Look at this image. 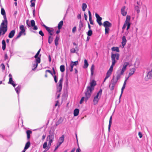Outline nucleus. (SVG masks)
<instances>
[{"mask_svg": "<svg viewBox=\"0 0 152 152\" xmlns=\"http://www.w3.org/2000/svg\"><path fill=\"white\" fill-rule=\"evenodd\" d=\"M15 33V31L14 30L11 31L8 37L9 38H12L14 36Z\"/></svg>", "mask_w": 152, "mask_h": 152, "instance_id": "ddd939ff", "label": "nucleus"}, {"mask_svg": "<svg viewBox=\"0 0 152 152\" xmlns=\"http://www.w3.org/2000/svg\"><path fill=\"white\" fill-rule=\"evenodd\" d=\"M152 77V70L148 72L146 77H145V79L147 80L148 79L151 78Z\"/></svg>", "mask_w": 152, "mask_h": 152, "instance_id": "9b49d317", "label": "nucleus"}, {"mask_svg": "<svg viewBox=\"0 0 152 152\" xmlns=\"http://www.w3.org/2000/svg\"><path fill=\"white\" fill-rule=\"evenodd\" d=\"M92 34V31L91 30H89L87 33V34L88 36H91Z\"/></svg>", "mask_w": 152, "mask_h": 152, "instance_id": "ea45409f", "label": "nucleus"}, {"mask_svg": "<svg viewBox=\"0 0 152 152\" xmlns=\"http://www.w3.org/2000/svg\"><path fill=\"white\" fill-rule=\"evenodd\" d=\"M47 142H45L44 143L43 145V148L44 149L46 148L47 147Z\"/></svg>", "mask_w": 152, "mask_h": 152, "instance_id": "603ef678", "label": "nucleus"}, {"mask_svg": "<svg viewBox=\"0 0 152 152\" xmlns=\"http://www.w3.org/2000/svg\"><path fill=\"white\" fill-rule=\"evenodd\" d=\"M40 57H39L37 58V59H36V64H34L33 65V67H34V69H32V70H34L38 66V63H39L40 62Z\"/></svg>", "mask_w": 152, "mask_h": 152, "instance_id": "1a4fd4ad", "label": "nucleus"}, {"mask_svg": "<svg viewBox=\"0 0 152 152\" xmlns=\"http://www.w3.org/2000/svg\"><path fill=\"white\" fill-rule=\"evenodd\" d=\"M20 29L21 30L20 32L23 33L24 35H25L26 34V33H25V29L24 28V26L23 25L20 26Z\"/></svg>", "mask_w": 152, "mask_h": 152, "instance_id": "dca6fc26", "label": "nucleus"}, {"mask_svg": "<svg viewBox=\"0 0 152 152\" xmlns=\"http://www.w3.org/2000/svg\"><path fill=\"white\" fill-rule=\"evenodd\" d=\"M23 34V33H22L21 32H20H20H19L18 34V35H17V37L15 39H18V38H19L21 36V35H22V34Z\"/></svg>", "mask_w": 152, "mask_h": 152, "instance_id": "a18cd8bd", "label": "nucleus"}, {"mask_svg": "<svg viewBox=\"0 0 152 152\" xmlns=\"http://www.w3.org/2000/svg\"><path fill=\"white\" fill-rule=\"evenodd\" d=\"M30 142L28 141L26 144L25 147V149H27L30 146Z\"/></svg>", "mask_w": 152, "mask_h": 152, "instance_id": "72a5a7b5", "label": "nucleus"}, {"mask_svg": "<svg viewBox=\"0 0 152 152\" xmlns=\"http://www.w3.org/2000/svg\"><path fill=\"white\" fill-rule=\"evenodd\" d=\"M27 136V138L29 139L30 137V134L32 133V131L30 130H28L26 132Z\"/></svg>", "mask_w": 152, "mask_h": 152, "instance_id": "6ab92c4d", "label": "nucleus"}, {"mask_svg": "<svg viewBox=\"0 0 152 152\" xmlns=\"http://www.w3.org/2000/svg\"><path fill=\"white\" fill-rule=\"evenodd\" d=\"M77 18L78 19H81V16L80 14H79L77 16Z\"/></svg>", "mask_w": 152, "mask_h": 152, "instance_id": "69168bd1", "label": "nucleus"}, {"mask_svg": "<svg viewBox=\"0 0 152 152\" xmlns=\"http://www.w3.org/2000/svg\"><path fill=\"white\" fill-rule=\"evenodd\" d=\"M105 34L108 33L109 31V30H110L109 28H107V27H105Z\"/></svg>", "mask_w": 152, "mask_h": 152, "instance_id": "c03bdc74", "label": "nucleus"}, {"mask_svg": "<svg viewBox=\"0 0 152 152\" xmlns=\"http://www.w3.org/2000/svg\"><path fill=\"white\" fill-rule=\"evenodd\" d=\"M54 78L55 83H57V77L56 75H55L54 76Z\"/></svg>", "mask_w": 152, "mask_h": 152, "instance_id": "bf43d9fd", "label": "nucleus"}, {"mask_svg": "<svg viewBox=\"0 0 152 152\" xmlns=\"http://www.w3.org/2000/svg\"><path fill=\"white\" fill-rule=\"evenodd\" d=\"M111 50L113 51H116L117 52H119L120 51L119 48L118 47H113L112 48Z\"/></svg>", "mask_w": 152, "mask_h": 152, "instance_id": "412c9836", "label": "nucleus"}, {"mask_svg": "<svg viewBox=\"0 0 152 152\" xmlns=\"http://www.w3.org/2000/svg\"><path fill=\"white\" fill-rule=\"evenodd\" d=\"M71 63L72 64H73L74 66H76L78 64V62L77 61L75 62L72 61Z\"/></svg>", "mask_w": 152, "mask_h": 152, "instance_id": "79ce46f5", "label": "nucleus"}, {"mask_svg": "<svg viewBox=\"0 0 152 152\" xmlns=\"http://www.w3.org/2000/svg\"><path fill=\"white\" fill-rule=\"evenodd\" d=\"M94 86H88L86 88V91L85 92V101L86 102L90 97L92 91L94 89Z\"/></svg>", "mask_w": 152, "mask_h": 152, "instance_id": "20e7f679", "label": "nucleus"}, {"mask_svg": "<svg viewBox=\"0 0 152 152\" xmlns=\"http://www.w3.org/2000/svg\"><path fill=\"white\" fill-rule=\"evenodd\" d=\"M126 24L127 23L125 22L122 28V29H123L124 30V29H125V28L126 27Z\"/></svg>", "mask_w": 152, "mask_h": 152, "instance_id": "4d7b16f0", "label": "nucleus"}, {"mask_svg": "<svg viewBox=\"0 0 152 152\" xmlns=\"http://www.w3.org/2000/svg\"><path fill=\"white\" fill-rule=\"evenodd\" d=\"M1 66L2 67V69L3 70H5V66L3 63H2L1 64Z\"/></svg>", "mask_w": 152, "mask_h": 152, "instance_id": "864d4df0", "label": "nucleus"}, {"mask_svg": "<svg viewBox=\"0 0 152 152\" xmlns=\"http://www.w3.org/2000/svg\"><path fill=\"white\" fill-rule=\"evenodd\" d=\"M90 83V86H96V81L94 80H93Z\"/></svg>", "mask_w": 152, "mask_h": 152, "instance_id": "c9c22d12", "label": "nucleus"}, {"mask_svg": "<svg viewBox=\"0 0 152 152\" xmlns=\"http://www.w3.org/2000/svg\"><path fill=\"white\" fill-rule=\"evenodd\" d=\"M2 48L3 50H4L6 48V42L4 40L2 41Z\"/></svg>", "mask_w": 152, "mask_h": 152, "instance_id": "b1692460", "label": "nucleus"}, {"mask_svg": "<svg viewBox=\"0 0 152 152\" xmlns=\"http://www.w3.org/2000/svg\"><path fill=\"white\" fill-rule=\"evenodd\" d=\"M76 50L75 48H72L70 50V52L72 53H74L75 52Z\"/></svg>", "mask_w": 152, "mask_h": 152, "instance_id": "de8ad7c7", "label": "nucleus"}, {"mask_svg": "<svg viewBox=\"0 0 152 152\" xmlns=\"http://www.w3.org/2000/svg\"><path fill=\"white\" fill-rule=\"evenodd\" d=\"M8 83L12 85V86H16L14 83V81L12 80V77L10 78L9 81Z\"/></svg>", "mask_w": 152, "mask_h": 152, "instance_id": "bb28decb", "label": "nucleus"}, {"mask_svg": "<svg viewBox=\"0 0 152 152\" xmlns=\"http://www.w3.org/2000/svg\"><path fill=\"white\" fill-rule=\"evenodd\" d=\"M59 101H56V103L55 104V107H56V106H59V105H58V104H59Z\"/></svg>", "mask_w": 152, "mask_h": 152, "instance_id": "052dcab7", "label": "nucleus"}, {"mask_svg": "<svg viewBox=\"0 0 152 152\" xmlns=\"http://www.w3.org/2000/svg\"><path fill=\"white\" fill-rule=\"evenodd\" d=\"M81 150L79 147H78L76 150V152H80Z\"/></svg>", "mask_w": 152, "mask_h": 152, "instance_id": "0e129e2a", "label": "nucleus"}, {"mask_svg": "<svg viewBox=\"0 0 152 152\" xmlns=\"http://www.w3.org/2000/svg\"><path fill=\"white\" fill-rule=\"evenodd\" d=\"M130 16L129 15H127L126 17V19L125 22L126 23H130Z\"/></svg>", "mask_w": 152, "mask_h": 152, "instance_id": "473e14b6", "label": "nucleus"}, {"mask_svg": "<svg viewBox=\"0 0 152 152\" xmlns=\"http://www.w3.org/2000/svg\"><path fill=\"white\" fill-rule=\"evenodd\" d=\"M46 30L48 32L49 34H50V36H52L53 35V34L52 33L49 27H48L46 29Z\"/></svg>", "mask_w": 152, "mask_h": 152, "instance_id": "4c0bfd02", "label": "nucleus"}, {"mask_svg": "<svg viewBox=\"0 0 152 152\" xmlns=\"http://www.w3.org/2000/svg\"><path fill=\"white\" fill-rule=\"evenodd\" d=\"M96 17V21L100 26L102 25L101 22V20L102 19V18L97 13L95 14Z\"/></svg>", "mask_w": 152, "mask_h": 152, "instance_id": "0eeeda50", "label": "nucleus"}, {"mask_svg": "<svg viewBox=\"0 0 152 152\" xmlns=\"http://www.w3.org/2000/svg\"><path fill=\"white\" fill-rule=\"evenodd\" d=\"M112 116H111L110 118L109 121V125H108V130L109 131H110V126H111L112 124Z\"/></svg>", "mask_w": 152, "mask_h": 152, "instance_id": "c756f323", "label": "nucleus"}, {"mask_svg": "<svg viewBox=\"0 0 152 152\" xmlns=\"http://www.w3.org/2000/svg\"><path fill=\"white\" fill-rule=\"evenodd\" d=\"M31 26L33 27V29L34 30H37L38 29V27L37 26L35 25V22L34 20H31Z\"/></svg>", "mask_w": 152, "mask_h": 152, "instance_id": "9d476101", "label": "nucleus"}, {"mask_svg": "<svg viewBox=\"0 0 152 152\" xmlns=\"http://www.w3.org/2000/svg\"><path fill=\"white\" fill-rule=\"evenodd\" d=\"M53 41V38L52 36H48V43L50 44H51Z\"/></svg>", "mask_w": 152, "mask_h": 152, "instance_id": "2f4dec72", "label": "nucleus"}, {"mask_svg": "<svg viewBox=\"0 0 152 152\" xmlns=\"http://www.w3.org/2000/svg\"><path fill=\"white\" fill-rule=\"evenodd\" d=\"M64 135H62V136L59 138L58 142H60V144H61L64 142Z\"/></svg>", "mask_w": 152, "mask_h": 152, "instance_id": "f3484780", "label": "nucleus"}, {"mask_svg": "<svg viewBox=\"0 0 152 152\" xmlns=\"http://www.w3.org/2000/svg\"><path fill=\"white\" fill-rule=\"evenodd\" d=\"M119 57V55L118 53L112 54L111 60L112 61V64L106 74V76L105 77L104 81L106 79L108 78V77H109L110 76L113 70V67L114 66L116 63L115 59H116L117 60H118Z\"/></svg>", "mask_w": 152, "mask_h": 152, "instance_id": "f03ea898", "label": "nucleus"}, {"mask_svg": "<svg viewBox=\"0 0 152 152\" xmlns=\"http://www.w3.org/2000/svg\"><path fill=\"white\" fill-rule=\"evenodd\" d=\"M79 110L78 109H75L74 111V116H77L79 114Z\"/></svg>", "mask_w": 152, "mask_h": 152, "instance_id": "aec40b11", "label": "nucleus"}, {"mask_svg": "<svg viewBox=\"0 0 152 152\" xmlns=\"http://www.w3.org/2000/svg\"><path fill=\"white\" fill-rule=\"evenodd\" d=\"M62 89V86H58L57 88V92L56 94H57L58 93H60V92L61 91Z\"/></svg>", "mask_w": 152, "mask_h": 152, "instance_id": "7c9ffc66", "label": "nucleus"}, {"mask_svg": "<svg viewBox=\"0 0 152 152\" xmlns=\"http://www.w3.org/2000/svg\"><path fill=\"white\" fill-rule=\"evenodd\" d=\"M125 6H123L122 7L121 10V14L123 16H124L126 15L127 14V12L125 11Z\"/></svg>", "mask_w": 152, "mask_h": 152, "instance_id": "f8f14e48", "label": "nucleus"}, {"mask_svg": "<svg viewBox=\"0 0 152 152\" xmlns=\"http://www.w3.org/2000/svg\"><path fill=\"white\" fill-rule=\"evenodd\" d=\"M63 24V22L62 20L58 24V28L59 30L61 28Z\"/></svg>", "mask_w": 152, "mask_h": 152, "instance_id": "a878e982", "label": "nucleus"}, {"mask_svg": "<svg viewBox=\"0 0 152 152\" xmlns=\"http://www.w3.org/2000/svg\"><path fill=\"white\" fill-rule=\"evenodd\" d=\"M131 23H127L126 24V26H127V27L126 28V30H128V29H129L130 28V26Z\"/></svg>", "mask_w": 152, "mask_h": 152, "instance_id": "3c124183", "label": "nucleus"}, {"mask_svg": "<svg viewBox=\"0 0 152 152\" xmlns=\"http://www.w3.org/2000/svg\"><path fill=\"white\" fill-rule=\"evenodd\" d=\"M126 64H124L123 67L121 69H120L117 71L116 79H115L114 77L113 79L111 80V84L112 85H114L116 84L118 80L120 78L121 75L123 74L124 71L126 70V67L129 64L128 62H126Z\"/></svg>", "mask_w": 152, "mask_h": 152, "instance_id": "7ed1b4c3", "label": "nucleus"}, {"mask_svg": "<svg viewBox=\"0 0 152 152\" xmlns=\"http://www.w3.org/2000/svg\"><path fill=\"white\" fill-rule=\"evenodd\" d=\"M84 64L83 66V68L86 69L87 68L88 65V64L86 59H85L84 61Z\"/></svg>", "mask_w": 152, "mask_h": 152, "instance_id": "5701e85b", "label": "nucleus"}, {"mask_svg": "<svg viewBox=\"0 0 152 152\" xmlns=\"http://www.w3.org/2000/svg\"><path fill=\"white\" fill-rule=\"evenodd\" d=\"M103 25L105 27L109 28L112 26V24L108 21H106L103 23Z\"/></svg>", "mask_w": 152, "mask_h": 152, "instance_id": "6e6552de", "label": "nucleus"}, {"mask_svg": "<svg viewBox=\"0 0 152 152\" xmlns=\"http://www.w3.org/2000/svg\"><path fill=\"white\" fill-rule=\"evenodd\" d=\"M85 97H83L81 98V99L80 102V104H81L83 103V102L84 100H85Z\"/></svg>", "mask_w": 152, "mask_h": 152, "instance_id": "09e8293b", "label": "nucleus"}, {"mask_svg": "<svg viewBox=\"0 0 152 152\" xmlns=\"http://www.w3.org/2000/svg\"><path fill=\"white\" fill-rule=\"evenodd\" d=\"M1 13L4 16V20L0 26V36L1 35H4L7 31L8 25L5 11L3 8H1Z\"/></svg>", "mask_w": 152, "mask_h": 152, "instance_id": "f257e3e1", "label": "nucleus"}, {"mask_svg": "<svg viewBox=\"0 0 152 152\" xmlns=\"http://www.w3.org/2000/svg\"><path fill=\"white\" fill-rule=\"evenodd\" d=\"M87 6L86 3H83L82 4V10L83 11H85L87 8Z\"/></svg>", "mask_w": 152, "mask_h": 152, "instance_id": "f704fd0d", "label": "nucleus"}, {"mask_svg": "<svg viewBox=\"0 0 152 152\" xmlns=\"http://www.w3.org/2000/svg\"><path fill=\"white\" fill-rule=\"evenodd\" d=\"M59 39V37L58 36H56L55 40V45L57 47L58 46V41Z\"/></svg>", "mask_w": 152, "mask_h": 152, "instance_id": "4be33fe9", "label": "nucleus"}, {"mask_svg": "<svg viewBox=\"0 0 152 152\" xmlns=\"http://www.w3.org/2000/svg\"><path fill=\"white\" fill-rule=\"evenodd\" d=\"M15 89L17 94H18L19 93V91L20 90V88L18 86L17 87L15 88Z\"/></svg>", "mask_w": 152, "mask_h": 152, "instance_id": "8fccbe9b", "label": "nucleus"}, {"mask_svg": "<svg viewBox=\"0 0 152 152\" xmlns=\"http://www.w3.org/2000/svg\"><path fill=\"white\" fill-rule=\"evenodd\" d=\"M138 135L140 138H141L142 137V135L141 132H139L138 133Z\"/></svg>", "mask_w": 152, "mask_h": 152, "instance_id": "680f3d73", "label": "nucleus"}, {"mask_svg": "<svg viewBox=\"0 0 152 152\" xmlns=\"http://www.w3.org/2000/svg\"><path fill=\"white\" fill-rule=\"evenodd\" d=\"M39 33L43 37L44 36V34L42 30L39 31Z\"/></svg>", "mask_w": 152, "mask_h": 152, "instance_id": "5fc2aeb1", "label": "nucleus"}, {"mask_svg": "<svg viewBox=\"0 0 152 152\" xmlns=\"http://www.w3.org/2000/svg\"><path fill=\"white\" fill-rule=\"evenodd\" d=\"M83 27V23L81 21V20H80L79 24V31H80L81 30V28H82Z\"/></svg>", "mask_w": 152, "mask_h": 152, "instance_id": "cd10ccee", "label": "nucleus"}, {"mask_svg": "<svg viewBox=\"0 0 152 152\" xmlns=\"http://www.w3.org/2000/svg\"><path fill=\"white\" fill-rule=\"evenodd\" d=\"M84 15L85 20H87V15L86 14L84 13Z\"/></svg>", "mask_w": 152, "mask_h": 152, "instance_id": "338daca9", "label": "nucleus"}, {"mask_svg": "<svg viewBox=\"0 0 152 152\" xmlns=\"http://www.w3.org/2000/svg\"><path fill=\"white\" fill-rule=\"evenodd\" d=\"M125 86H123L122 87V88L121 90V94L120 96V98H121V96L122 95L123 92L125 88Z\"/></svg>", "mask_w": 152, "mask_h": 152, "instance_id": "37998d69", "label": "nucleus"}, {"mask_svg": "<svg viewBox=\"0 0 152 152\" xmlns=\"http://www.w3.org/2000/svg\"><path fill=\"white\" fill-rule=\"evenodd\" d=\"M47 72H48L50 73L52 76H53V74L52 73L51 71L49 70H46L45 72L46 73Z\"/></svg>", "mask_w": 152, "mask_h": 152, "instance_id": "13d9d810", "label": "nucleus"}, {"mask_svg": "<svg viewBox=\"0 0 152 152\" xmlns=\"http://www.w3.org/2000/svg\"><path fill=\"white\" fill-rule=\"evenodd\" d=\"M34 1L35 2L36 1V0H31V7H34L35 5V3L34 2H33L32 1Z\"/></svg>", "mask_w": 152, "mask_h": 152, "instance_id": "58836bf2", "label": "nucleus"}, {"mask_svg": "<svg viewBox=\"0 0 152 152\" xmlns=\"http://www.w3.org/2000/svg\"><path fill=\"white\" fill-rule=\"evenodd\" d=\"M122 41L121 42L122 45L123 46V48H124L126 45V37L125 36H123L122 38Z\"/></svg>", "mask_w": 152, "mask_h": 152, "instance_id": "4468645a", "label": "nucleus"}, {"mask_svg": "<svg viewBox=\"0 0 152 152\" xmlns=\"http://www.w3.org/2000/svg\"><path fill=\"white\" fill-rule=\"evenodd\" d=\"M63 81V77H61L60 80H59L58 83H59V85L58 86H62V82Z\"/></svg>", "mask_w": 152, "mask_h": 152, "instance_id": "a19ab883", "label": "nucleus"}, {"mask_svg": "<svg viewBox=\"0 0 152 152\" xmlns=\"http://www.w3.org/2000/svg\"><path fill=\"white\" fill-rule=\"evenodd\" d=\"M135 69L134 68H133L130 70V72L129 73V77L132 75L134 74L135 71Z\"/></svg>", "mask_w": 152, "mask_h": 152, "instance_id": "393cba45", "label": "nucleus"}, {"mask_svg": "<svg viewBox=\"0 0 152 152\" xmlns=\"http://www.w3.org/2000/svg\"><path fill=\"white\" fill-rule=\"evenodd\" d=\"M41 56V54L39 55V54H37V53L36 54V55H35V56H34V57L35 58H36L37 59V58L39 57L40 58Z\"/></svg>", "mask_w": 152, "mask_h": 152, "instance_id": "49530a36", "label": "nucleus"}, {"mask_svg": "<svg viewBox=\"0 0 152 152\" xmlns=\"http://www.w3.org/2000/svg\"><path fill=\"white\" fill-rule=\"evenodd\" d=\"M60 70L61 72H63L65 70V66L64 65H61L60 66Z\"/></svg>", "mask_w": 152, "mask_h": 152, "instance_id": "e433bc0d", "label": "nucleus"}, {"mask_svg": "<svg viewBox=\"0 0 152 152\" xmlns=\"http://www.w3.org/2000/svg\"><path fill=\"white\" fill-rule=\"evenodd\" d=\"M94 69V64H93L92 65L91 68V75L92 76L93 74Z\"/></svg>", "mask_w": 152, "mask_h": 152, "instance_id": "c85d7f7f", "label": "nucleus"}, {"mask_svg": "<svg viewBox=\"0 0 152 152\" xmlns=\"http://www.w3.org/2000/svg\"><path fill=\"white\" fill-rule=\"evenodd\" d=\"M63 121V118L61 117L60 118L58 121L56 122V126H57L60 124Z\"/></svg>", "mask_w": 152, "mask_h": 152, "instance_id": "a211bd4d", "label": "nucleus"}, {"mask_svg": "<svg viewBox=\"0 0 152 152\" xmlns=\"http://www.w3.org/2000/svg\"><path fill=\"white\" fill-rule=\"evenodd\" d=\"M76 26H74L72 28V33H75V31H76Z\"/></svg>", "mask_w": 152, "mask_h": 152, "instance_id": "6e6d98bb", "label": "nucleus"}, {"mask_svg": "<svg viewBox=\"0 0 152 152\" xmlns=\"http://www.w3.org/2000/svg\"><path fill=\"white\" fill-rule=\"evenodd\" d=\"M64 85H65L66 86H67L68 85V80L67 79H66V80Z\"/></svg>", "mask_w": 152, "mask_h": 152, "instance_id": "774afa93", "label": "nucleus"}, {"mask_svg": "<svg viewBox=\"0 0 152 152\" xmlns=\"http://www.w3.org/2000/svg\"><path fill=\"white\" fill-rule=\"evenodd\" d=\"M28 20H26V24H27V26H28V27H30L31 26L30 25V24L28 23Z\"/></svg>", "mask_w": 152, "mask_h": 152, "instance_id": "e2e57ef3", "label": "nucleus"}, {"mask_svg": "<svg viewBox=\"0 0 152 152\" xmlns=\"http://www.w3.org/2000/svg\"><path fill=\"white\" fill-rule=\"evenodd\" d=\"M102 92V89H101L97 93L96 96L94 97L93 101L94 104H96L98 103L99 99L101 97Z\"/></svg>", "mask_w": 152, "mask_h": 152, "instance_id": "423d86ee", "label": "nucleus"}, {"mask_svg": "<svg viewBox=\"0 0 152 152\" xmlns=\"http://www.w3.org/2000/svg\"><path fill=\"white\" fill-rule=\"evenodd\" d=\"M54 137V134H50L49 135L47 138V140L49 142L47 148L48 150L50 148L51 143L53 142Z\"/></svg>", "mask_w": 152, "mask_h": 152, "instance_id": "39448f33", "label": "nucleus"}, {"mask_svg": "<svg viewBox=\"0 0 152 152\" xmlns=\"http://www.w3.org/2000/svg\"><path fill=\"white\" fill-rule=\"evenodd\" d=\"M88 13L89 17V20L90 22V23L91 24L93 25L94 24V23L92 19L91 13L90 11L89 10H88Z\"/></svg>", "mask_w": 152, "mask_h": 152, "instance_id": "2eb2a0df", "label": "nucleus"}]
</instances>
